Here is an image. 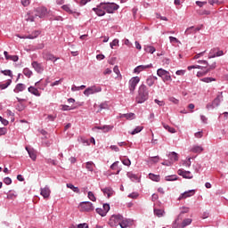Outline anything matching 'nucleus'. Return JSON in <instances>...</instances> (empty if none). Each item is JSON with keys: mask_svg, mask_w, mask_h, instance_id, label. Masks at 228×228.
Segmentation results:
<instances>
[{"mask_svg": "<svg viewBox=\"0 0 228 228\" xmlns=\"http://www.w3.org/2000/svg\"><path fill=\"white\" fill-rule=\"evenodd\" d=\"M146 101H149V88L145 84H142L138 88L135 102L137 104H143Z\"/></svg>", "mask_w": 228, "mask_h": 228, "instance_id": "nucleus-1", "label": "nucleus"}, {"mask_svg": "<svg viewBox=\"0 0 228 228\" xmlns=\"http://www.w3.org/2000/svg\"><path fill=\"white\" fill-rule=\"evenodd\" d=\"M224 93L220 92L216 95V97L213 100L212 102H209L206 105L207 110H215V108H218L220 106V102L224 101Z\"/></svg>", "mask_w": 228, "mask_h": 228, "instance_id": "nucleus-2", "label": "nucleus"}, {"mask_svg": "<svg viewBox=\"0 0 228 228\" xmlns=\"http://www.w3.org/2000/svg\"><path fill=\"white\" fill-rule=\"evenodd\" d=\"M102 8L107 12V13H114L116 10H118L120 6L115 3H106V2H102Z\"/></svg>", "mask_w": 228, "mask_h": 228, "instance_id": "nucleus-3", "label": "nucleus"}, {"mask_svg": "<svg viewBox=\"0 0 228 228\" xmlns=\"http://www.w3.org/2000/svg\"><path fill=\"white\" fill-rule=\"evenodd\" d=\"M157 76H159V77H161L163 83L172 81V76L170 75V72H168L167 70H166L164 69H161V68L157 70Z\"/></svg>", "mask_w": 228, "mask_h": 228, "instance_id": "nucleus-4", "label": "nucleus"}, {"mask_svg": "<svg viewBox=\"0 0 228 228\" xmlns=\"http://www.w3.org/2000/svg\"><path fill=\"white\" fill-rule=\"evenodd\" d=\"M99 92H102V88L101 86H93L90 87H87L84 91V95L86 97H89V95H94V94H99Z\"/></svg>", "mask_w": 228, "mask_h": 228, "instance_id": "nucleus-5", "label": "nucleus"}, {"mask_svg": "<svg viewBox=\"0 0 228 228\" xmlns=\"http://www.w3.org/2000/svg\"><path fill=\"white\" fill-rule=\"evenodd\" d=\"M140 83V77H134L129 80L128 88L131 94H134V90H136V86Z\"/></svg>", "mask_w": 228, "mask_h": 228, "instance_id": "nucleus-6", "label": "nucleus"}, {"mask_svg": "<svg viewBox=\"0 0 228 228\" xmlns=\"http://www.w3.org/2000/svg\"><path fill=\"white\" fill-rule=\"evenodd\" d=\"M41 33L42 32H40L38 30H29L28 35L20 36V35L17 34L16 37H18V38L33 39V38H37L38 37V35H40Z\"/></svg>", "mask_w": 228, "mask_h": 228, "instance_id": "nucleus-7", "label": "nucleus"}, {"mask_svg": "<svg viewBox=\"0 0 228 228\" xmlns=\"http://www.w3.org/2000/svg\"><path fill=\"white\" fill-rule=\"evenodd\" d=\"M102 6V3H100L96 7L93 8V12H95L98 17H104V15H106V11Z\"/></svg>", "mask_w": 228, "mask_h": 228, "instance_id": "nucleus-8", "label": "nucleus"}, {"mask_svg": "<svg viewBox=\"0 0 228 228\" xmlns=\"http://www.w3.org/2000/svg\"><path fill=\"white\" fill-rule=\"evenodd\" d=\"M216 56H224V51L218 48L211 49L208 53V58L211 60V58H216Z\"/></svg>", "mask_w": 228, "mask_h": 228, "instance_id": "nucleus-9", "label": "nucleus"}, {"mask_svg": "<svg viewBox=\"0 0 228 228\" xmlns=\"http://www.w3.org/2000/svg\"><path fill=\"white\" fill-rule=\"evenodd\" d=\"M123 218L124 216H122L121 215H113L110 219V225H115V224H118V225H120Z\"/></svg>", "mask_w": 228, "mask_h": 228, "instance_id": "nucleus-10", "label": "nucleus"}, {"mask_svg": "<svg viewBox=\"0 0 228 228\" xmlns=\"http://www.w3.org/2000/svg\"><path fill=\"white\" fill-rule=\"evenodd\" d=\"M80 208L83 211H94V204L90 201H84L80 203Z\"/></svg>", "mask_w": 228, "mask_h": 228, "instance_id": "nucleus-11", "label": "nucleus"}, {"mask_svg": "<svg viewBox=\"0 0 228 228\" xmlns=\"http://www.w3.org/2000/svg\"><path fill=\"white\" fill-rule=\"evenodd\" d=\"M36 17H39V19H45V17H47V8L45 7L37 8Z\"/></svg>", "mask_w": 228, "mask_h": 228, "instance_id": "nucleus-12", "label": "nucleus"}, {"mask_svg": "<svg viewBox=\"0 0 228 228\" xmlns=\"http://www.w3.org/2000/svg\"><path fill=\"white\" fill-rule=\"evenodd\" d=\"M178 175L183 177V179H193V175L190 171H184L183 169H178Z\"/></svg>", "mask_w": 228, "mask_h": 228, "instance_id": "nucleus-13", "label": "nucleus"}, {"mask_svg": "<svg viewBox=\"0 0 228 228\" xmlns=\"http://www.w3.org/2000/svg\"><path fill=\"white\" fill-rule=\"evenodd\" d=\"M152 68V64H148V65H140L137 66L134 69V72L135 74H140V72H143V70H146V69H151Z\"/></svg>", "mask_w": 228, "mask_h": 228, "instance_id": "nucleus-14", "label": "nucleus"}, {"mask_svg": "<svg viewBox=\"0 0 228 228\" xmlns=\"http://www.w3.org/2000/svg\"><path fill=\"white\" fill-rule=\"evenodd\" d=\"M198 63H202L205 66H200V65H192L189 66L187 69L188 70H191L192 69H208V61H198Z\"/></svg>", "mask_w": 228, "mask_h": 228, "instance_id": "nucleus-15", "label": "nucleus"}, {"mask_svg": "<svg viewBox=\"0 0 228 228\" xmlns=\"http://www.w3.org/2000/svg\"><path fill=\"white\" fill-rule=\"evenodd\" d=\"M32 67L36 70V72H38V74H42L44 72V67L37 61H33Z\"/></svg>", "mask_w": 228, "mask_h": 228, "instance_id": "nucleus-16", "label": "nucleus"}, {"mask_svg": "<svg viewBox=\"0 0 228 228\" xmlns=\"http://www.w3.org/2000/svg\"><path fill=\"white\" fill-rule=\"evenodd\" d=\"M193 195H195V190H189L181 194L179 200H182V199H188V197H193Z\"/></svg>", "mask_w": 228, "mask_h": 228, "instance_id": "nucleus-17", "label": "nucleus"}, {"mask_svg": "<svg viewBox=\"0 0 228 228\" xmlns=\"http://www.w3.org/2000/svg\"><path fill=\"white\" fill-rule=\"evenodd\" d=\"M41 195L44 197V199H49L51 195V189H49L47 186L41 188Z\"/></svg>", "mask_w": 228, "mask_h": 228, "instance_id": "nucleus-18", "label": "nucleus"}, {"mask_svg": "<svg viewBox=\"0 0 228 228\" xmlns=\"http://www.w3.org/2000/svg\"><path fill=\"white\" fill-rule=\"evenodd\" d=\"M168 158L172 163H175V161H179V154L175 151H172L168 153Z\"/></svg>", "mask_w": 228, "mask_h": 228, "instance_id": "nucleus-19", "label": "nucleus"}, {"mask_svg": "<svg viewBox=\"0 0 228 228\" xmlns=\"http://www.w3.org/2000/svg\"><path fill=\"white\" fill-rule=\"evenodd\" d=\"M28 151V154L32 161H37V153L35 152V150L29 149L28 147L25 148Z\"/></svg>", "mask_w": 228, "mask_h": 228, "instance_id": "nucleus-20", "label": "nucleus"}, {"mask_svg": "<svg viewBox=\"0 0 228 228\" xmlns=\"http://www.w3.org/2000/svg\"><path fill=\"white\" fill-rule=\"evenodd\" d=\"M191 222H193L192 218H185L183 220L182 224L179 225L181 228L188 227V225H191Z\"/></svg>", "mask_w": 228, "mask_h": 228, "instance_id": "nucleus-21", "label": "nucleus"}, {"mask_svg": "<svg viewBox=\"0 0 228 228\" xmlns=\"http://www.w3.org/2000/svg\"><path fill=\"white\" fill-rule=\"evenodd\" d=\"M24 90H26V85L18 84V85H16L15 88L13 89V92L15 94H19V92H24Z\"/></svg>", "mask_w": 228, "mask_h": 228, "instance_id": "nucleus-22", "label": "nucleus"}, {"mask_svg": "<svg viewBox=\"0 0 228 228\" xmlns=\"http://www.w3.org/2000/svg\"><path fill=\"white\" fill-rule=\"evenodd\" d=\"M28 90L30 94L36 95V97H40V92H38V89L37 87L29 86Z\"/></svg>", "mask_w": 228, "mask_h": 228, "instance_id": "nucleus-23", "label": "nucleus"}, {"mask_svg": "<svg viewBox=\"0 0 228 228\" xmlns=\"http://www.w3.org/2000/svg\"><path fill=\"white\" fill-rule=\"evenodd\" d=\"M96 129H102L103 133H108L113 129V126L105 125L103 126H96Z\"/></svg>", "mask_w": 228, "mask_h": 228, "instance_id": "nucleus-24", "label": "nucleus"}, {"mask_svg": "<svg viewBox=\"0 0 228 228\" xmlns=\"http://www.w3.org/2000/svg\"><path fill=\"white\" fill-rule=\"evenodd\" d=\"M190 212V208H186V207H183L182 208V211L180 212L178 217L175 219V222H179V219L180 218H183V216L185 214V213H189Z\"/></svg>", "mask_w": 228, "mask_h": 228, "instance_id": "nucleus-25", "label": "nucleus"}, {"mask_svg": "<svg viewBox=\"0 0 228 228\" xmlns=\"http://www.w3.org/2000/svg\"><path fill=\"white\" fill-rule=\"evenodd\" d=\"M191 152H194V153H198V154H200V152H202V151H204V148H202V146H199V145H194L192 148H191Z\"/></svg>", "mask_w": 228, "mask_h": 228, "instance_id": "nucleus-26", "label": "nucleus"}, {"mask_svg": "<svg viewBox=\"0 0 228 228\" xmlns=\"http://www.w3.org/2000/svg\"><path fill=\"white\" fill-rule=\"evenodd\" d=\"M183 167L190 168L191 167V157L187 158L185 160H183Z\"/></svg>", "mask_w": 228, "mask_h": 228, "instance_id": "nucleus-27", "label": "nucleus"}, {"mask_svg": "<svg viewBox=\"0 0 228 228\" xmlns=\"http://www.w3.org/2000/svg\"><path fill=\"white\" fill-rule=\"evenodd\" d=\"M149 178L151 179V181H155L156 183H159V175H154L152 173L149 174Z\"/></svg>", "mask_w": 228, "mask_h": 228, "instance_id": "nucleus-28", "label": "nucleus"}, {"mask_svg": "<svg viewBox=\"0 0 228 228\" xmlns=\"http://www.w3.org/2000/svg\"><path fill=\"white\" fill-rule=\"evenodd\" d=\"M122 118H126V120H133L134 119V113H127V114H123L121 116Z\"/></svg>", "mask_w": 228, "mask_h": 228, "instance_id": "nucleus-29", "label": "nucleus"}, {"mask_svg": "<svg viewBox=\"0 0 228 228\" xmlns=\"http://www.w3.org/2000/svg\"><path fill=\"white\" fill-rule=\"evenodd\" d=\"M45 60L50 61H56L58 58L54 57V55L51 53H46L45 54Z\"/></svg>", "mask_w": 228, "mask_h": 228, "instance_id": "nucleus-30", "label": "nucleus"}, {"mask_svg": "<svg viewBox=\"0 0 228 228\" xmlns=\"http://www.w3.org/2000/svg\"><path fill=\"white\" fill-rule=\"evenodd\" d=\"M12 85V79H8L5 84H0V90H6Z\"/></svg>", "mask_w": 228, "mask_h": 228, "instance_id": "nucleus-31", "label": "nucleus"}, {"mask_svg": "<svg viewBox=\"0 0 228 228\" xmlns=\"http://www.w3.org/2000/svg\"><path fill=\"white\" fill-rule=\"evenodd\" d=\"M162 126H163L164 129L168 131V133H172V134L175 133V128L171 127L170 126H168V125H167L165 123H162Z\"/></svg>", "mask_w": 228, "mask_h": 228, "instance_id": "nucleus-32", "label": "nucleus"}, {"mask_svg": "<svg viewBox=\"0 0 228 228\" xmlns=\"http://www.w3.org/2000/svg\"><path fill=\"white\" fill-rule=\"evenodd\" d=\"M119 225L121 228H127L129 226V221L127 219H124L123 217Z\"/></svg>", "mask_w": 228, "mask_h": 228, "instance_id": "nucleus-33", "label": "nucleus"}, {"mask_svg": "<svg viewBox=\"0 0 228 228\" xmlns=\"http://www.w3.org/2000/svg\"><path fill=\"white\" fill-rule=\"evenodd\" d=\"M102 191L104 193V195H107L108 199H110L112 195V191L110 188L102 189Z\"/></svg>", "mask_w": 228, "mask_h": 228, "instance_id": "nucleus-34", "label": "nucleus"}, {"mask_svg": "<svg viewBox=\"0 0 228 228\" xmlns=\"http://www.w3.org/2000/svg\"><path fill=\"white\" fill-rule=\"evenodd\" d=\"M23 74L24 76H26V77H31V76H33V71H31L29 69L25 68L23 69Z\"/></svg>", "mask_w": 228, "mask_h": 228, "instance_id": "nucleus-35", "label": "nucleus"}, {"mask_svg": "<svg viewBox=\"0 0 228 228\" xmlns=\"http://www.w3.org/2000/svg\"><path fill=\"white\" fill-rule=\"evenodd\" d=\"M144 51H146V53H150L151 54H154V53H156V48H154V46H145Z\"/></svg>", "mask_w": 228, "mask_h": 228, "instance_id": "nucleus-36", "label": "nucleus"}, {"mask_svg": "<svg viewBox=\"0 0 228 228\" xmlns=\"http://www.w3.org/2000/svg\"><path fill=\"white\" fill-rule=\"evenodd\" d=\"M154 215H156V216H159V218H161V216L165 215V211L162 209H154Z\"/></svg>", "mask_w": 228, "mask_h": 228, "instance_id": "nucleus-37", "label": "nucleus"}, {"mask_svg": "<svg viewBox=\"0 0 228 228\" xmlns=\"http://www.w3.org/2000/svg\"><path fill=\"white\" fill-rule=\"evenodd\" d=\"M86 168L89 170V172H94V162L92 161L86 162Z\"/></svg>", "mask_w": 228, "mask_h": 228, "instance_id": "nucleus-38", "label": "nucleus"}, {"mask_svg": "<svg viewBox=\"0 0 228 228\" xmlns=\"http://www.w3.org/2000/svg\"><path fill=\"white\" fill-rule=\"evenodd\" d=\"M127 177H129V179H131V181H138V175L131 173V172H128L126 174Z\"/></svg>", "mask_w": 228, "mask_h": 228, "instance_id": "nucleus-39", "label": "nucleus"}, {"mask_svg": "<svg viewBox=\"0 0 228 228\" xmlns=\"http://www.w3.org/2000/svg\"><path fill=\"white\" fill-rule=\"evenodd\" d=\"M143 130V126H136L130 134H138V133H141Z\"/></svg>", "mask_w": 228, "mask_h": 228, "instance_id": "nucleus-40", "label": "nucleus"}, {"mask_svg": "<svg viewBox=\"0 0 228 228\" xmlns=\"http://www.w3.org/2000/svg\"><path fill=\"white\" fill-rule=\"evenodd\" d=\"M209 72V69H206V70H200L197 72V77H202L203 76H206V74H208Z\"/></svg>", "mask_w": 228, "mask_h": 228, "instance_id": "nucleus-41", "label": "nucleus"}, {"mask_svg": "<svg viewBox=\"0 0 228 228\" xmlns=\"http://www.w3.org/2000/svg\"><path fill=\"white\" fill-rule=\"evenodd\" d=\"M62 10H64V12H67V13H72V9H70V6L69 4H64L61 6Z\"/></svg>", "mask_w": 228, "mask_h": 228, "instance_id": "nucleus-42", "label": "nucleus"}, {"mask_svg": "<svg viewBox=\"0 0 228 228\" xmlns=\"http://www.w3.org/2000/svg\"><path fill=\"white\" fill-rule=\"evenodd\" d=\"M2 74L4 76H9L10 77H13V74L12 73V70H10V69L2 70Z\"/></svg>", "mask_w": 228, "mask_h": 228, "instance_id": "nucleus-43", "label": "nucleus"}, {"mask_svg": "<svg viewBox=\"0 0 228 228\" xmlns=\"http://www.w3.org/2000/svg\"><path fill=\"white\" fill-rule=\"evenodd\" d=\"M96 213H98V215L101 216H106V212L103 208H96Z\"/></svg>", "mask_w": 228, "mask_h": 228, "instance_id": "nucleus-44", "label": "nucleus"}, {"mask_svg": "<svg viewBox=\"0 0 228 228\" xmlns=\"http://www.w3.org/2000/svg\"><path fill=\"white\" fill-rule=\"evenodd\" d=\"M88 199H90V200H92L93 202H95V200H97V199L95 198V195L92 191L88 192Z\"/></svg>", "mask_w": 228, "mask_h": 228, "instance_id": "nucleus-45", "label": "nucleus"}, {"mask_svg": "<svg viewBox=\"0 0 228 228\" xmlns=\"http://www.w3.org/2000/svg\"><path fill=\"white\" fill-rule=\"evenodd\" d=\"M165 179L166 181H177V175H167Z\"/></svg>", "mask_w": 228, "mask_h": 228, "instance_id": "nucleus-46", "label": "nucleus"}, {"mask_svg": "<svg viewBox=\"0 0 228 228\" xmlns=\"http://www.w3.org/2000/svg\"><path fill=\"white\" fill-rule=\"evenodd\" d=\"M102 209L105 212V214L108 215V211H110V204L108 203L103 204Z\"/></svg>", "mask_w": 228, "mask_h": 228, "instance_id": "nucleus-47", "label": "nucleus"}, {"mask_svg": "<svg viewBox=\"0 0 228 228\" xmlns=\"http://www.w3.org/2000/svg\"><path fill=\"white\" fill-rule=\"evenodd\" d=\"M99 108H100V111H102V110H108L109 106L107 102H103L99 105Z\"/></svg>", "mask_w": 228, "mask_h": 228, "instance_id": "nucleus-48", "label": "nucleus"}, {"mask_svg": "<svg viewBox=\"0 0 228 228\" xmlns=\"http://www.w3.org/2000/svg\"><path fill=\"white\" fill-rule=\"evenodd\" d=\"M201 81H203V83H211V81H216V79L213 77H204Z\"/></svg>", "mask_w": 228, "mask_h": 228, "instance_id": "nucleus-49", "label": "nucleus"}, {"mask_svg": "<svg viewBox=\"0 0 228 228\" xmlns=\"http://www.w3.org/2000/svg\"><path fill=\"white\" fill-rule=\"evenodd\" d=\"M146 85H148V86H152V85H154V82H153V80H152V78L151 77H149L146 79Z\"/></svg>", "mask_w": 228, "mask_h": 228, "instance_id": "nucleus-50", "label": "nucleus"}, {"mask_svg": "<svg viewBox=\"0 0 228 228\" xmlns=\"http://www.w3.org/2000/svg\"><path fill=\"white\" fill-rule=\"evenodd\" d=\"M118 45V39H114L110 44V46L111 47V49H113V47Z\"/></svg>", "mask_w": 228, "mask_h": 228, "instance_id": "nucleus-51", "label": "nucleus"}, {"mask_svg": "<svg viewBox=\"0 0 228 228\" xmlns=\"http://www.w3.org/2000/svg\"><path fill=\"white\" fill-rule=\"evenodd\" d=\"M26 20L29 21V22H34L35 21V16L31 15V14H28Z\"/></svg>", "mask_w": 228, "mask_h": 228, "instance_id": "nucleus-52", "label": "nucleus"}, {"mask_svg": "<svg viewBox=\"0 0 228 228\" xmlns=\"http://www.w3.org/2000/svg\"><path fill=\"white\" fill-rule=\"evenodd\" d=\"M123 165L126 167H130L131 166V160L129 159H126L122 160Z\"/></svg>", "mask_w": 228, "mask_h": 228, "instance_id": "nucleus-53", "label": "nucleus"}, {"mask_svg": "<svg viewBox=\"0 0 228 228\" xmlns=\"http://www.w3.org/2000/svg\"><path fill=\"white\" fill-rule=\"evenodd\" d=\"M150 161H152L153 163H158V161H159V156L150 158Z\"/></svg>", "mask_w": 228, "mask_h": 228, "instance_id": "nucleus-54", "label": "nucleus"}, {"mask_svg": "<svg viewBox=\"0 0 228 228\" xmlns=\"http://www.w3.org/2000/svg\"><path fill=\"white\" fill-rule=\"evenodd\" d=\"M62 81H63V78L56 80L55 82L51 84V86H58V85H60Z\"/></svg>", "mask_w": 228, "mask_h": 228, "instance_id": "nucleus-55", "label": "nucleus"}, {"mask_svg": "<svg viewBox=\"0 0 228 228\" xmlns=\"http://www.w3.org/2000/svg\"><path fill=\"white\" fill-rule=\"evenodd\" d=\"M4 184H7V185L12 184V178H10V177H5V178L4 179Z\"/></svg>", "mask_w": 228, "mask_h": 228, "instance_id": "nucleus-56", "label": "nucleus"}, {"mask_svg": "<svg viewBox=\"0 0 228 228\" xmlns=\"http://www.w3.org/2000/svg\"><path fill=\"white\" fill-rule=\"evenodd\" d=\"M154 102H155L156 104H158L159 106H165V102H163V101H159V100H158V99H155V100H154Z\"/></svg>", "mask_w": 228, "mask_h": 228, "instance_id": "nucleus-57", "label": "nucleus"}, {"mask_svg": "<svg viewBox=\"0 0 228 228\" xmlns=\"http://www.w3.org/2000/svg\"><path fill=\"white\" fill-rule=\"evenodd\" d=\"M130 199H137L138 198V192H133L128 195Z\"/></svg>", "mask_w": 228, "mask_h": 228, "instance_id": "nucleus-58", "label": "nucleus"}, {"mask_svg": "<svg viewBox=\"0 0 228 228\" xmlns=\"http://www.w3.org/2000/svg\"><path fill=\"white\" fill-rule=\"evenodd\" d=\"M170 102H173L174 104H179V100L174 98V97H169Z\"/></svg>", "mask_w": 228, "mask_h": 228, "instance_id": "nucleus-59", "label": "nucleus"}, {"mask_svg": "<svg viewBox=\"0 0 228 228\" xmlns=\"http://www.w3.org/2000/svg\"><path fill=\"white\" fill-rule=\"evenodd\" d=\"M156 17H157V19H160V20H168V19H167V17L161 16V14H159V13H157Z\"/></svg>", "mask_w": 228, "mask_h": 228, "instance_id": "nucleus-60", "label": "nucleus"}, {"mask_svg": "<svg viewBox=\"0 0 228 228\" xmlns=\"http://www.w3.org/2000/svg\"><path fill=\"white\" fill-rule=\"evenodd\" d=\"M169 40L171 44H177V42H179V40L174 37H169Z\"/></svg>", "mask_w": 228, "mask_h": 228, "instance_id": "nucleus-61", "label": "nucleus"}, {"mask_svg": "<svg viewBox=\"0 0 228 228\" xmlns=\"http://www.w3.org/2000/svg\"><path fill=\"white\" fill-rule=\"evenodd\" d=\"M0 122H2V124L4 126H8V124H9L8 120L3 118V117H1V116H0Z\"/></svg>", "mask_w": 228, "mask_h": 228, "instance_id": "nucleus-62", "label": "nucleus"}, {"mask_svg": "<svg viewBox=\"0 0 228 228\" xmlns=\"http://www.w3.org/2000/svg\"><path fill=\"white\" fill-rule=\"evenodd\" d=\"M25 108H26V107H25L22 103H20V104L17 106L18 111H23V110H24Z\"/></svg>", "mask_w": 228, "mask_h": 228, "instance_id": "nucleus-63", "label": "nucleus"}, {"mask_svg": "<svg viewBox=\"0 0 228 228\" xmlns=\"http://www.w3.org/2000/svg\"><path fill=\"white\" fill-rule=\"evenodd\" d=\"M29 0H21L22 6H29Z\"/></svg>", "mask_w": 228, "mask_h": 228, "instance_id": "nucleus-64", "label": "nucleus"}]
</instances>
